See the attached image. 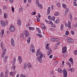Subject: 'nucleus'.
<instances>
[{"label":"nucleus","instance_id":"1a4fd4ad","mask_svg":"<svg viewBox=\"0 0 77 77\" xmlns=\"http://www.w3.org/2000/svg\"><path fill=\"white\" fill-rule=\"evenodd\" d=\"M15 30V27L13 26L12 25L10 26V32H14Z\"/></svg>","mask_w":77,"mask_h":77},{"label":"nucleus","instance_id":"de8ad7c7","mask_svg":"<svg viewBox=\"0 0 77 77\" xmlns=\"http://www.w3.org/2000/svg\"><path fill=\"white\" fill-rule=\"evenodd\" d=\"M66 35H69V32L68 31H66Z\"/></svg>","mask_w":77,"mask_h":77},{"label":"nucleus","instance_id":"9b49d317","mask_svg":"<svg viewBox=\"0 0 77 77\" xmlns=\"http://www.w3.org/2000/svg\"><path fill=\"white\" fill-rule=\"evenodd\" d=\"M2 34L1 35V32H0V36H1V38H3V34H4V29H2ZM1 41V39L0 38V42Z\"/></svg>","mask_w":77,"mask_h":77},{"label":"nucleus","instance_id":"cd10ccee","mask_svg":"<svg viewBox=\"0 0 77 77\" xmlns=\"http://www.w3.org/2000/svg\"><path fill=\"white\" fill-rule=\"evenodd\" d=\"M29 29L30 30H34L35 29V28L32 27H29Z\"/></svg>","mask_w":77,"mask_h":77},{"label":"nucleus","instance_id":"423d86ee","mask_svg":"<svg viewBox=\"0 0 77 77\" xmlns=\"http://www.w3.org/2000/svg\"><path fill=\"white\" fill-rule=\"evenodd\" d=\"M36 3L38 5V6L39 8V9H42V5H41L40 3H39V1L38 0H36Z\"/></svg>","mask_w":77,"mask_h":77},{"label":"nucleus","instance_id":"052dcab7","mask_svg":"<svg viewBox=\"0 0 77 77\" xmlns=\"http://www.w3.org/2000/svg\"><path fill=\"white\" fill-rule=\"evenodd\" d=\"M72 71V68L69 69V71Z\"/></svg>","mask_w":77,"mask_h":77},{"label":"nucleus","instance_id":"72a5a7b5","mask_svg":"<svg viewBox=\"0 0 77 77\" xmlns=\"http://www.w3.org/2000/svg\"><path fill=\"white\" fill-rule=\"evenodd\" d=\"M62 6L63 8H66V5L65 4H62Z\"/></svg>","mask_w":77,"mask_h":77},{"label":"nucleus","instance_id":"0eeeda50","mask_svg":"<svg viewBox=\"0 0 77 77\" xmlns=\"http://www.w3.org/2000/svg\"><path fill=\"white\" fill-rule=\"evenodd\" d=\"M6 49L5 48L3 49L2 54V55H1V58H4V56L6 54Z\"/></svg>","mask_w":77,"mask_h":77},{"label":"nucleus","instance_id":"9d476101","mask_svg":"<svg viewBox=\"0 0 77 77\" xmlns=\"http://www.w3.org/2000/svg\"><path fill=\"white\" fill-rule=\"evenodd\" d=\"M25 35H26L25 36L26 38H27V37H28V36H29V35H30V34L29 33V32L27 30H26L25 31Z\"/></svg>","mask_w":77,"mask_h":77},{"label":"nucleus","instance_id":"ea45409f","mask_svg":"<svg viewBox=\"0 0 77 77\" xmlns=\"http://www.w3.org/2000/svg\"><path fill=\"white\" fill-rule=\"evenodd\" d=\"M59 41V39L57 38H55L54 42H58Z\"/></svg>","mask_w":77,"mask_h":77},{"label":"nucleus","instance_id":"0e129e2a","mask_svg":"<svg viewBox=\"0 0 77 77\" xmlns=\"http://www.w3.org/2000/svg\"><path fill=\"white\" fill-rule=\"evenodd\" d=\"M9 74H5V77H8Z\"/></svg>","mask_w":77,"mask_h":77},{"label":"nucleus","instance_id":"20e7f679","mask_svg":"<svg viewBox=\"0 0 77 77\" xmlns=\"http://www.w3.org/2000/svg\"><path fill=\"white\" fill-rule=\"evenodd\" d=\"M8 22L7 20L6 21V22H4L3 20H2L1 21V24L2 26L3 27H5V26L8 25Z\"/></svg>","mask_w":77,"mask_h":77},{"label":"nucleus","instance_id":"f257e3e1","mask_svg":"<svg viewBox=\"0 0 77 77\" xmlns=\"http://www.w3.org/2000/svg\"><path fill=\"white\" fill-rule=\"evenodd\" d=\"M39 50L38 49L37 50V51L36 54L37 56H38L37 57V59L38 62H39L40 63H42V58H45V54H42L41 52H39Z\"/></svg>","mask_w":77,"mask_h":77},{"label":"nucleus","instance_id":"5fc2aeb1","mask_svg":"<svg viewBox=\"0 0 77 77\" xmlns=\"http://www.w3.org/2000/svg\"><path fill=\"white\" fill-rule=\"evenodd\" d=\"M11 8V10L12 11V12H14V7H12Z\"/></svg>","mask_w":77,"mask_h":77},{"label":"nucleus","instance_id":"7c9ffc66","mask_svg":"<svg viewBox=\"0 0 77 77\" xmlns=\"http://www.w3.org/2000/svg\"><path fill=\"white\" fill-rule=\"evenodd\" d=\"M48 24H51V25H53V22H52V21H48Z\"/></svg>","mask_w":77,"mask_h":77},{"label":"nucleus","instance_id":"ddd939ff","mask_svg":"<svg viewBox=\"0 0 77 77\" xmlns=\"http://www.w3.org/2000/svg\"><path fill=\"white\" fill-rule=\"evenodd\" d=\"M71 22H70V21H68V24L67 26V27H68V28L69 29H71Z\"/></svg>","mask_w":77,"mask_h":77},{"label":"nucleus","instance_id":"680f3d73","mask_svg":"<svg viewBox=\"0 0 77 77\" xmlns=\"http://www.w3.org/2000/svg\"><path fill=\"white\" fill-rule=\"evenodd\" d=\"M3 42H2L1 43V46H3Z\"/></svg>","mask_w":77,"mask_h":77},{"label":"nucleus","instance_id":"4c0bfd02","mask_svg":"<svg viewBox=\"0 0 77 77\" xmlns=\"http://www.w3.org/2000/svg\"><path fill=\"white\" fill-rule=\"evenodd\" d=\"M31 14L32 15H36V12H33L31 13Z\"/></svg>","mask_w":77,"mask_h":77},{"label":"nucleus","instance_id":"c9c22d12","mask_svg":"<svg viewBox=\"0 0 77 77\" xmlns=\"http://www.w3.org/2000/svg\"><path fill=\"white\" fill-rule=\"evenodd\" d=\"M58 62H59V61H55V62L54 63V65H57Z\"/></svg>","mask_w":77,"mask_h":77},{"label":"nucleus","instance_id":"338daca9","mask_svg":"<svg viewBox=\"0 0 77 77\" xmlns=\"http://www.w3.org/2000/svg\"><path fill=\"white\" fill-rule=\"evenodd\" d=\"M32 1V0H28V2L29 3H31V1Z\"/></svg>","mask_w":77,"mask_h":77},{"label":"nucleus","instance_id":"412c9836","mask_svg":"<svg viewBox=\"0 0 77 77\" xmlns=\"http://www.w3.org/2000/svg\"><path fill=\"white\" fill-rule=\"evenodd\" d=\"M26 68H27V63H25L24 65L23 69H25Z\"/></svg>","mask_w":77,"mask_h":77},{"label":"nucleus","instance_id":"4d7b16f0","mask_svg":"<svg viewBox=\"0 0 77 77\" xmlns=\"http://www.w3.org/2000/svg\"><path fill=\"white\" fill-rule=\"evenodd\" d=\"M66 56H67V54H63V57H66Z\"/></svg>","mask_w":77,"mask_h":77},{"label":"nucleus","instance_id":"a878e982","mask_svg":"<svg viewBox=\"0 0 77 77\" xmlns=\"http://www.w3.org/2000/svg\"><path fill=\"white\" fill-rule=\"evenodd\" d=\"M4 17L6 19L8 18V14L7 13H5L4 14Z\"/></svg>","mask_w":77,"mask_h":77},{"label":"nucleus","instance_id":"c756f323","mask_svg":"<svg viewBox=\"0 0 77 77\" xmlns=\"http://www.w3.org/2000/svg\"><path fill=\"white\" fill-rule=\"evenodd\" d=\"M73 5L75 6H76L77 7V5L76 4V0H74Z\"/></svg>","mask_w":77,"mask_h":77},{"label":"nucleus","instance_id":"37998d69","mask_svg":"<svg viewBox=\"0 0 77 77\" xmlns=\"http://www.w3.org/2000/svg\"><path fill=\"white\" fill-rule=\"evenodd\" d=\"M48 18L50 20H51L52 17L51 16H49L48 17Z\"/></svg>","mask_w":77,"mask_h":77},{"label":"nucleus","instance_id":"6ab92c4d","mask_svg":"<svg viewBox=\"0 0 77 77\" xmlns=\"http://www.w3.org/2000/svg\"><path fill=\"white\" fill-rule=\"evenodd\" d=\"M18 59L20 61V63L21 64L22 63V58H21V56H19L18 57Z\"/></svg>","mask_w":77,"mask_h":77},{"label":"nucleus","instance_id":"b1692460","mask_svg":"<svg viewBox=\"0 0 77 77\" xmlns=\"http://www.w3.org/2000/svg\"><path fill=\"white\" fill-rule=\"evenodd\" d=\"M60 21V20H59V19H57L56 20V21H54V23H55L56 24H58L59 23V22Z\"/></svg>","mask_w":77,"mask_h":77},{"label":"nucleus","instance_id":"864d4df0","mask_svg":"<svg viewBox=\"0 0 77 77\" xmlns=\"http://www.w3.org/2000/svg\"><path fill=\"white\" fill-rule=\"evenodd\" d=\"M70 19L71 20H72V16L71 14L70 15Z\"/></svg>","mask_w":77,"mask_h":77},{"label":"nucleus","instance_id":"8fccbe9b","mask_svg":"<svg viewBox=\"0 0 77 77\" xmlns=\"http://www.w3.org/2000/svg\"><path fill=\"white\" fill-rule=\"evenodd\" d=\"M68 12H66V11H65V13L64 14V15L65 16H66L67 15V14H68Z\"/></svg>","mask_w":77,"mask_h":77},{"label":"nucleus","instance_id":"2eb2a0df","mask_svg":"<svg viewBox=\"0 0 77 77\" xmlns=\"http://www.w3.org/2000/svg\"><path fill=\"white\" fill-rule=\"evenodd\" d=\"M66 47H64L63 48V52H62V53H65V52H66Z\"/></svg>","mask_w":77,"mask_h":77},{"label":"nucleus","instance_id":"4468645a","mask_svg":"<svg viewBox=\"0 0 77 77\" xmlns=\"http://www.w3.org/2000/svg\"><path fill=\"white\" fill-rule=\"evenodd\" d=\"M11 44L13 46H14L15 45V41H14V39L12 38L11 39Z\"/></svg>","mask_w":77,"mask_h":77},{"label":"nucleus","instance_id":"c85d7f7f","mask_svg":"<svg viewBox=\"0 0 77 77\" xmlns=\"http://www.w3.org/2000/svg\"><path fill=\"white\" fill-rule=\"evenodd\" d=\"M3 10H7V7H6V6L5 5H4L3 8Z\"/></svg>","mask_w":77,"mask_h":77},{"label":"nucleus","instance_id":"393cba45","mask_svg":"<svg viewBox=\"0 0 77 77\" xmlns=\"http://www.w3.org/2000/svg\"><path fill=\"white\" fill-rule=\"evenodd\" d=\"M31 38V37H29V38L27 40V42L28 43V44H30V39Z\"/></svg>","mask_w":77,"mask_h":77},{"label":"nucleus","instance_id":"f8f14e48","mask_svg":"<svg viewBox=\"0 0 77 77\" xmlns=\"http://www.w3.org/2000/svg\"><path fill=\"white\" fill-rule=\"evenodd\" d=\"M48 50H49L48 52V55L49 56V55H50V54H51L52 53V50L51 48H50Z\"/></svg>","mask_w":77,"mask_h":77},{"label":"nucleus","instance_id":"f3484780","mask_svg":"<svg viewBox=\"0 0 77 77\" xmlns=\"http://www.w3.org/2000/svg\"><path fill=\"white\" fill-rule=\"evenodd\" d=\"M17 24L18 26H21V22L20 19H18V21H17Z\"/></svg>","mask_w":77,"mask_h":77},{"label":"nucleus","instance_id":"473e14b6","mask_svg":"<svg viewBox=\"0 0 77 77\" xmlns=\"http://www.w3.org/2000/svg\"><path fill=\"white\" fill-rule=\"evenodd\" d=\"M54 14L55 16H58V15H59V13L57 12H55Z\"/></svg>","mask_w":77,"mask_h":77},{"label":"nucleus","instance_id":"3c124183","mask_svg":"<svg viewBox=\"0 0 77 77\" xmlns=\"http://www.w3.org/2000/svg\"><path fill=\"white\" fill-rule=\"evenodd\" d=\"M20 77H26V76L22 74L20 75Z\"/></svg>","mask_w":77,"mask_h":77},{"label":"nucleus","instance_id":"4be33fe9","mask_svg":"<svg viewBox=\"0 0 77 77\" xmlns=\"http://www.w3.org/2000/svg\"><path fill=\"white\" fill-rule=\"evenodd\" d=\"M23 8L21 7V8H20L19 10V11L20 12H22L23 11Z\"/></svg>","mask_w":77,"mask_h":77},{"label":"nucleus","instance_id":"a19ab883","mask_svg":"<svg viewBox=\"0 0 77 77\" xmlns=\"http://www.w3.org/2000/svg\"><path fill=\"white\" fill-rule=\"evenodd\" d=\"M51 20H52V21H54V20H55V17H54V16L52 17L51 18Z\"/></svg>","mask_w":77,"mask_h":77},{"label":"nucleus","instance_id":"a18cd8bd","mask_svg":"<svg viewBox=\"0 0 77 77\" xmlns=\"http://www.w3.org/2000/svg\"><path fill=\"white\" fill-rule=\"evenodd\" d=\"M71 34H72V35H74V31H71Z\"/></svg>","mask_w":77,"mask_h":77},{"label":"nucleus","instance_id":"e433bc0d","mask_svg":"<svg viewBox=\"0 0 77 77\" xmlns=\"http://www.w3.org/2000/svg\"><path fill=\"white\" fill-rule=\"evenodd\" d=\"M54 39H55L54 38H52L51 39V41L52 42H54Z\"/></svg>","mask_w":77,"mask_h":77},{"label":"nucleus","instance_id":"49530a36","mask_svg":"<svg viewBox=\"0 0 77 77\" xmlns=\"http://www.w3.org/2000/svg\"><path fill=\"white\" fill-rule=\"evenodd\" d=\"M74 54L75 55H76V54H77V51L75 50L74 51Z\"/></svg>","mask_w":77,"mask_h":77},{"label":"nucleus","instance_id":"bb28decb","mask_svg":"<svg viewBox=\"0 0 77 77\" xmlns=\"http://www.w3.org/2000/svg\"><path fill=\"white\" fill-rule=\"evenodd\" d=\"M63 25L61 24L60 28V30H61V31H62V30H63Z\"/></svg>","mask_w":77,"mask_h":77},{"label":"nucleus","instance_id":"09e8293b","mask_svg":"<svg viewBox=\"0 0 77 77\" xmlns=\"http://www.w3.org/2000/svg\"><path fill=\"white\" fill-rule=\"evenodd\" d=\"M69 9L67 8H66V10L65 11V12H69Z\"/></svg>","mask_w":77,"mask_h":77},{"label":"nucleus","instance_id":"2f4dec72","mask_svg":"<svg viewBox=\"0 0 77 77\" xmlns=\"http://www.w3.org/2000/svg\"><path fill=\"white\" fill-rule=\"evenodd\" d=\"M41 17V15L38 14V15L36 16V18H37V19H39Z\"/></svg>","mask_w":77,"mask_h":77},{"label":"nucleus","instance_id":"13d9d810","mask_svg":"<svg viewBox=\"0 0 77 77\" xmlns=\"http://www.w3.org/2000/svg\"><path fill=\"white\" fill-rule=\"evenodd\" d=\"M2 8L0 9V14H2Z\"/></svg>","mask_w":77,"mask_h":77},{"label":"nucleus","instance_id":"39448f33","mask_svg":"<svg viewBox=\"0 0 77 77\" xmlns=\"http://www.w3.org/2000/svg\"><path fill=\"white\" fill-rule=\"evenodd\" d=\"M29 50L32 53H35V48H34V46H33V45L32 44L30 46Z\"/></svg>","mask_w":77,"mask_h":77},{"label":"nucleus","instance_id":"79ce46f5","mask_svg":"<svg viewBox=\"0 0 77 77\" xmlns=\"http://www.w3.org/2000/svg\"><path fill=\"white\" fill-rule=\"evenodd\" d=\"M67 64L69 65V67H71V64H70V63H69V62H68L67 63Z\"/></svg>","mask_w":77,"mask_h":77},{"label":"nucleus","instance_id":"69168bd1","mask_svg":"<svg viewBox=\"0 0 77 77\" xmlns=\"http://www.w3.org/2000/svg\"><path fill=\"white\" fill-rule=\"evenodd\" d=\"M51 75H53V74H54V71H52L51 72Z\"/></svg>","mask_w":77,"mask_h":77},{"label":"nucleus","instance_id":"c03bdc74","mask_svg":"<svg viewBox=\"0 0 77 77\" xmlns=\"http://www.w3.org/2000/svg\"><path fill=\"white\" fill-rule=\"evenodd\" d=\"M9 72L8 70H7L5 72V74H9V73H8Z\"/></svg>","mask_w":77,"mask_h":77},{"label":"nucleus","instance_id":"6e6552de","mask_svg":"<svg viewBox=\"0 0 77 77\" xmlns=\"http://www.w3.org/2000/svg\"><path fill=\"white\" fill-rule=\"evenodd\" d=\"M67 41L70 43H73L74 42V40L72 38H67Z\"/></svg>","mask_w":77,"mask_h":77},{"label":"nucleus","instance_id":"e2e57ef3","mask_svg":"<svg viewBox=\"0 0 77 77\" xmlns=\"http://www.w3.org/2000/svg\"><path fill=\"white\" fill-rule=\"evenodd\" d=\"M64 63H65V61H63L62 62V65H63V66H64Z\"/></svg>","mask_w":77,"mask_h":77},{"label":"nucleus","instance_id":"5701e85b","mask_svg":"<svg viewBox=\"0 0 77 77\" xmlns=\"http://www.w3.org/2000/svg\"><path fill=\"white\" fill-rule=\"evenodd\" d=\"M69 61L72 64L73 63V59H72V58H70L69 60Z\"/></svg>","mask_w":77,"mask_h":77},{"label":"nucleus","instance_id":"603ef678","mask_svg":"<svg viewBox=\"0 0 77 77\" xmlns=\"http://www.w3.org/2000/svg\"><path fill=\"white\" fill-rule=\"evenodd\" d=\"M15 61H16V58L15 57L14 58V60H13V62L14 63H15Z\"/></svg>","mask_w":77,"mask_h":77},{"label":"nucleus","instance_id":"f704fd0d","mask_svg":"<svg viewBox=\"0 0 77 77\" xmlns=\"http://www.w3.org/2000/svg\"><path fill=\"white\" fill-rule=\"evenodd\" d=\"M48 44L46 47V48L47 50H48V49L50 48L48 47Z\"/></svg>","mask_w":77,"mask_h":77},{"label":"nucleus","instance_id":"bf43d9fd","mask_svg":"<svg viewBox=\"0 0 77 77\" xmlns=\"http://www.w3.org/2000/svg\"><path fill=\"white\" fill-rule=\"evenodd\" d=\"M52 57H53V55H51L49 56V58H50V59H51V58H52Z\"/></svg>","mask_w":77,"mask_h":77},{"label":"nucleus","instance_id":"58836bf2","mask_svg":"<svg viewBox=\"0 0 77 77\" xmlns=\"http://www.w3.org/2000/svg\"><path fill=\"white\" fill-rule=\"evenodd\" d=\"M57 7H59L60 6V3H58L57 4Z\"/></svg>","mask_w":77,"mask_h":77},{"label":"nucleus","instance_id":"a211bd4d","mask_svg":"<svg viewBox=\"0 0 77 77\" xmlns=\"http://www.w3.org/2000/svg\"><path fill=\"white\" fill-rule=\"evenodd\" d=\"M41 27L42 29H46V28H45V25L44 24H43V23H42L41 24Z\"/></svg>","mask_w":77,"mask_h":77},{"label":"nucleus","instance_id":"aec40b11","mask_svg":"<svg viewBox=\"0 0 77 77\" xmlns=\"http://www.w3.org/2000/svg\"><path fill=\"white\" fill-rule=\"evenodd\" d=\"M27 66L28 68H32V66L31 64L29 63H28Z\"/></svg>","mask_w":77,"mask_h":77},{"label":"nucleus","instance_id":"7ed1b4c3","mask_svg":"<svg viewBox=\"0 0 77 77\" xmlns=\"http://www.w3.org/2000/svg\"><path fill=\"white\" fill-rule=\"evenodd\" d=\"M36 29L37 30L38 33H39V34H38V33H37V35H38L39 37L40 38H42V37L43 36L40 34H41V30L39 28H36Z\"/></svg>","mask_w":77,"mask_h":77},{"label":"nucleus","instance_id":"dca6fc26","mask_svg":"<svg viewBox=\"0 0 77 77\" xmlns=\"http://www.w3.org/2000/svg\"><path fill=\"white\" fill-rule=\"evenodd\" d=\"M50 14V7H48L47 10V14L49 15Z\"/></svg>","mask_w":77,"mask_h":77},{"label":"nucleus","instance_id":"f03ea898","mask_svg":"<svg viewBox=\"0 0 77 77\" xmlns=\"http://www.w3.org/2000/svg\"><path fill=\"white\" fill-rule=\"evenodd\" d=\"M62 71L63 72V76L64 77H66L68 75V74L67 73V71L65 69H64L63 70H62V69L60 68H58V72L60 73H62Z\"/></svg>","mask_w":77,"mask_h":77},{"label":"nucleus","instance_id":"6e6d98bb","mask_svg":"<svg viewBox=\"0 0 77 77\" xmlns=\"http://www.w3.org/2000/svg\"><path fill=\"white\" fill-rule=\"evenodd\" d=\"M3 73L2 72L0 76L1 77H3Z\"/></svg>","mask_w":77,"mask_h":77},{"label":"nucleus","instance_id":"774afa93","mask_svg":"<svg viewBox=\"0 0 77 77\" xmlns=\"http://www.w3.org/2000/svg\"><path fill=\"white\" fill-rule=\"evenodd\" d=\"M24 34H22L21 35V37H24Z\"/></svg>","mask_w":77,"mask_h":77}]
</instances>
